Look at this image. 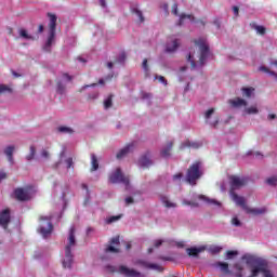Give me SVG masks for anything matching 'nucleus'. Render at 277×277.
I'll return each mask as SVG.
<instances>
[{"label":"nucleus","instance_id":"nucleus-13","mask_svg":"<svg viewBox=\"0 0 277 277\" xmlns=\"http://www.w3.org/2000/svg\"><path fill=\"white\" fill-rule=\"evenodd\" d=\"M15 194V198L16 200H18L19 202H25L27 200H29V192L23 189V188H16L14 190Z\"/></svg>","mask_w":277,"mask_h":277},{"label":"nucleus","instance_id":"nucleus-36","mask_svg":"<svg viewBox=\"0 0 277 277\" xmlns=\"http://www.w3.org/2000/svg\"><path fill=\"white\" fill-rule=\"evenodd\" d=\"M113 100H114V95H109L105 101H104V107L106 109H109V107H111L113 105Z\"/></svg>","mask_w":277,"mask_h":277},{"label":"nucleus","instance_id":"nucleus-6","mask_svg":"<svg viewBox=\"0 0 277 277\" xmlns=\"http://www.w3.org/2000/svg\"><path fill=\"white\" fill-rule=\"evenodd\" d=\"M108 181L113 184L122 183V185H126V187H129L130 183L129 176H126L120 168H117L113 173L109 174Z\"/></svg>","mask_w":277,"mask_h":277},{"label":"nucleus","instance_id":"nucleus-30","mask_svg":"<svg viewBox=\"0 0 277 277\" xmlns=\"http://www.w3.org/2000/svg\"><path fill=\"white\" fill-rule=\"evenodd\" d=\"M75 233H76L75 226H71L68 234L69 243H75Z\"/></svg>","mask_w":277,"mask_h":277},{"label":"nucleus","instance_id":"nucleus-3","mask_svg":"<svg viewBox=\"0 0 277 277\" xmlns=\"http://www.w3.org/2000/svg\"><path fill=\"white\" fill-rule=\"evenodd\" d=\"M202 176V162L196 161L194 162L186 172V183L189 185H196V181H198Z\"/></svg>","mask_w":277,"mask_h":277},{"label":"nucleus","instance_id":"nucleus-35","mask_svg":"<svg viewBox=\"0 0 277 277\" xmlns=\"http://www.w3.org/2000/svg\"><path fill=\"white\" fill-rule=\"evenodd\" d=\"M253 29H255L256 34H259L260 36H265V26L253 25Z\"/></svg>","mask_w":277,"mask_h":277},{"label":"nucleus","instance_id":"nucleus-44","mask_svg":"<svg viewBox=\"0 0 277 277\" xmlns=\"http://www.w3.org/2000/svg\"><path fill=\"white\" fill-rule=\"evenodd\" d=\"M235 269H236V276L237 277H241L242 275H241V269H243V267L240 265V264H236L235 265Z\"/></svg>","mask_w":277,"mask_h":277},{"label":"nucleus","instance_id":"nucleus-21","mask_svg":"<svg viewBox=\"0 0 277 277\" xmlns=\"http://www.w3.org/2000/svg\"><path fill=\"white\" fill-rule=\"evenodd\" d=\"M98 170V158L96 155H91V172H96Z\"/></svg>","mask_w":277,"mask_h":277},{"label":"nucleus","instance_id":"nucleus-9","mask_svg":"<svg viewBox=\"0 0 277 277\" xmlns=\"http://www.w3.org/2000/svg\"><path fill=\"white\" fill-rule=\"evenodd\" d=\"M74 263L72 245L65 247V256L63 258L62 264L65 269H70Z\"/></svg>","mask_w":277,"mask_h":277},{"label":"nucleus","instance_id":"nucleus-39","mask_svg":"<svg viewBox=\"0 0 277 277\" xmlns=\"http://www.w3.org/2000/svg\"><path fill=\"white\" fill-rule=\"evenodd\" d=\"M62 79L65 81V83H70V81H72V76H70L68 72H63Z\"/></svg>","mask_w":277,"mask_h":277},{"label":"nucleus","instance_id":"nucleus-11","mask_svg":"<svg viewBox=\"0 0 277 277\" xmlns=\"http://www.w3.org/2000/svg\"><path fill=\"white\" fill-rule=\"evenodd\" d=\"M135 146H136V143L135 142H132L128 145H126L123 148H121L116 157L117 159H123V157H127V155H129V153H133V150H135Z\"/></svg>","mask_w":277,"mask_h":277},{"label":"nucleus","instance_id":"nucleus-47","mask_svg":"<svg viewBox=\"0 0 277 277\" xmlns=\"http://www.w3.org/2000/svg\"><path fill=\"white\" fill-rule=\"evenodd\" d=\"M187 60L190 63L192 68H196V61H194V56H192V54H188Z\"/></svg>","mask_w":277,"mask_h":277},{"label":"nucleus","instance_id":"nucleus-34","mask_svg":"<svg viewBox=\"0 0 277 277\" xmlns=\"http://www.w3.org/2000/svg\"><path fill=\"white\" fill-rule=\"evenodd\" d=\"M219 267L223 274H230V271H228V263L220 262Z\"/></svg>","mask_w":277,"mask_h":277},{"label":"nucleus","instance_id":"nucleus-49","mask_svg":"<svg viewBox=\"0 0 277 277\" xmlns=\"http://www.w3.org/2000/svg\"><path fill=\"white\" fill-rule=\"evenodd\" d=\"M237 251H227L226 252V259H233V256H237Z\"/></svg>","mask_w":277,"mask_h":277},{"label":"nucleus","instance_id":"nucleus-54","mask_svg":"<svg viewBox=\"0 0 277 277\" xmlns=\"http://www.w3.org/2000/svg\"><path fill=\"white\" fill-rule=\"evenodd\" d=\"M183 179V173H176L173 175V181H181Z\"/></svg>","mask_w":277,"mask_h":277},{"label":"nucleus","instance_id":"nucleus-12","mask_svg":"<svg viewBox=\"0 0 277 277\" xmlns=\"http://www.w3.org/2000/svg\"><path fill=\"white\" fill-rule=\"evenodd\" d=\"M274 68H277V61L271 63L269 67L261 66L259 70L260 72H264L265 75H268L269 77H275V79H277V74Z\"/></svg>","mask_w":277,"mask_h":277},{"label":"nucleus","instance_id":"nucleus-26","mask_svg":"<svg viewBox=\"0 0 277 277\" xmlns=\"http://www.w3.org/2000/svg\"><path fill=\"white\" fill-rule=\"evenodd\" d=\"M242 94L246 98H251L252 94H254V88H242Z\"/></svg>","mask_w":277,"mask_h":277},{"label":"nucleus","instance_id":"nucleus-4","mask_svg":"<svg viewBox=\"0 0 277 277\" xmlns=\"http://www.w3.org/2000/svg\"><path fill=\"white\" fill-rule=\"evenodd\" d=\"M205 250H208L210 254H220V252H222V247L217 245H212L208 249L207 246L190 247L186 249V254L188 256H198V254L205 252Z\"/></svg>","mask_w":277,"mask_h":277},{"label":"nucleus","instance_id":"nucleus-19","mask_svg":"<svg viewBox=\"0 0 277 277\" xmlns=\"http://www.w3.org/2000/svg\"><path fill=\"white\" fill-rule=\"evenodd\" d=\"M179 49V40H173L171 43H167V53H174Z\"/></svg>","mask_w":277,"mask_h":277},{"label":"nucleus","instance_id":"nucleus-46","mask_svg":"<svg viewBox=\"0 0 277 277\" xmlns=\"http://www.w3.org/2000/svg\"><path fill=\"white\" fill-rule=\"evenodd\" d=\"M142 66H143L145 74L148 75L149 69H148V60L147 58L143 60Z\"/></svg>","mask_w":277,"mask_h":277},{"label":"nucleus","instance_id":"nucleus-7","mask_svg":"<svg viewBox=\"0 0 277 277\" xmlns=\"http://www.w3.org/2000/svg\"><path fill=\"white\" fill-rule=\"evenodd\" d=\"M108 272H118L119 274H122V276H127V277H142V273L135 271V269H131L124 265L121 266H108L107 267Z\"/></svg>","mask_w":277,"mask_h":277},{"label":"nucleus","instance_id":"nucleus-33","mask_svg":"<svg viewBox=\"0 0 277 277\" xmlns=\"http://www.w3.org/2000/svg\"><path fill=\"white\" fill-rule=\"evenodd\" d=\"M266 185H269L271 187L277 186V176H271L266 179Z\"/></svg>","mask_w":277,"mask_h":277},{"label":"nucleus","instance_id":"nucleus-31","mask_svg":"<svg viewBox=\"0 0 277 277\" xmlns=\"http://www.w3.org/2000/svg\"><path fill=\"white\" fill-rule=\"evenodd\" d=\"M106 252H107V253H111V254H118V252H120V248L118 247V245H116V246H109V247L106 249Z\"/></svg>","mask_w":277,"mask_h":277},{"label":"nucleus","instance_id":"nucleus-37","mask_svg":"<svg viewBox=\"0 0 277 277\" xmlns=\"http://www.w3.org/2000/svg\"><path fill=\"white\" fill-rule=\"evenodd\" d=\"M36 157V147L30 146V153L28 156H26L27 161H31Z\"/></svg>","mask_w":277,"mask_h":277},{"label":"nucleus","instance_id":"nucleus-10","mask_svg":"<svg viewBox=\"0 0 277 277\" xmlns=\"http://www.w3.org/2000/svg\"><path fill=\"white\" fill-rule=\"evenodd\" d=\"M11 220L10 209H4L0 212V226H2L4 230H8Z\"/></svg>","mask_w":277,"mask_h":277},{"label":"nucleus","instance_id":"nucleus-22","mask_svg":"<svg viewBox=\"0 0 277 277\" xmlns=\"http://www.w3.org/2000/svg\"><path fill=\"white\" fill-rule=\"evenodd\" d=\"M198 200H203L205 202H208V205H216V207H220V202L215 199H209V197L205 195L197 196Z\"/></svg>","mask_w":277,"mask_h":277},{"label":"nucleus","instance_id":"nucleus-55","mask_svg":"<svg viewBox=\"0 0 277 277\" xmlns=\"http://www.w3.org/2000/svg\"><path fill=\"white\" fill-rule=\"evenodd\" d=\"M124 60H127V54L121 53L119 56V64H123Z\"/></svg>","mask_w":277,"mask_h":277},{"label":"nucleus","instance_id":"nucleus-57","mask_svg":"<svg viewBox=\"0 0 277 277\" xmlns=\"http://www.w3.org/2000/svg\"><path fill=\"white\" fill-rule=\"evenodd\" d=\"M96 98H98V93H93V94L89 95L90 101H94Z\"/></svg>","mask_w":277,"mask_h":277},{"label":"nucleus","instance_id":"nucleus-15","mask_svg":"<svg viewBox=\"0 0 277 277\" xmlns=\"http://www.w3.org/2000/svg\"><path fill=\"white\" fill-rule=\"evenodd\" d=\"M141 168H150L153 160H150V151L145 153L138 160Z\"/></svg>","mask_w":277,"mask_h":277},{"label":"nucleus","instance_id":"nucleus-18","mask_svg":"<svg viewBox=\"0 0 277 277\" xmlns=\"http://www.w3.org/2000/svg\"><path fill=\"white\" fill-rule=\"evenodd\" d=\"M4 155L8 157V160L10 161V163H14V146H8L4 149Z\"/></svg>","mask_w":277,"mask_h":277},{"label":"nucleus","instance_id":"nucleus-24","mask_svg":"<svg viewBox=\"0 0 277 277\" xmlns=\"http://www.w3.org/2000/svg\"><path fill=\"white\" fill-rule=\"evenodd\" d=\"M132 14H135L140 21V23H144V14L137 9V6H134L131 9Z\"/></svg>","mask_w":277,"mask_h":277},{"label":"nucleus","instance_id":"nucleus-48","mask_svg":"<svg viewBox=\"0 0 277 277\" xmlns=\"http://www.w3.org/2000/svg\"><path fill=\"white\" fill-rule=\"evenodd\" d=\"M172 14H174V16H179V4L174 3L172 5Z\"/></svg>","mask_w":277,"mask_h":277},{"label":"nucleus","instance_id":"nucleus-64","mask_svg":"<svg viewBox=\"0 0 277 277\" xmlns=\"http://www.w3.org/2000/svg\"><path fill=\"white\" fill-rule=\"evenodd\" d=\"M268 120H276V115L274 114L268 115Z\"/></svg>","mask_w":277,"mask_h":277},{"label":"nucleus","instance_id":"nucleus-53","mask_svg":"<svg viewBox=\"0 0 277 277\" xmlns=\"http://www.w3.org/2000/svg\"><path fill=\"white\" fill-rule=\"evenodd\" d=\"M5 179H8V173H5L4 171H0V183L1 181H5Z\"/></svg>","mask_w":277,"mask_h":277},{"label":"nucleus","instance_id":"nucleus-20","mask_svg":"<svg viewBox=\"0 0 277 277\" xmlns=\"http://www.w3.org/2000/svg\"><path fill=\"white\" fill-rule=\"evenodd\" d=\"M56 92L57 94H66V84L60 79H56Z\"/></svg>","mask_w":277,"mask_h":277},{"label":"nucleus","instance_id":"nucleus-14","mask_svg":"<svg viewBox=\"0 0 277 277\" xmlns=\"http://www.w3.org/2000/svg\"><path fill=\"white\" fill-rule=\"evenodd\" d=\"M228 104L234 109H241V107H248V102L246 100H243V98H240V97H236L234 100H229Z\"/></svg>","mask_w":277,"mask_h":277},{"label":"nucleus","instance_id":"nucleus-25","mask_svg":"<svg viewBox=\"0 0 277 277\" xmlns=\"http://www.w3.org/2000/svg\"><path fill=\"white\" fill-rule=\"evenodd\" d=\"M58 133H67L68 135H72L75 133V130L71 128H68L66 126H61L57 128Z\"/></svg>","mask_w":277,"mask_h":277},{"label":"nucleus","instance_id":"nucleus-5","mask_svg":"<svg viewBox=\"0 0 277 277\" xmlns=\"http://www.w3.org/2000/svg\"><path fill=\"white\" fill-rule=\"evenodd\" d=\"M51 220H53V216H40L39 217V228L38 234L41 235L44 239L47 237L51 236L53 233V223H51Z\"/></svg>","mask_w":277,"mask_h":277},{"label":"nucleus","instance_id":"nucleus-45","mask_svg":"<svg viewBox=\"0 0 277 277\" xmlns=\"http://www.w3.org/2000/svg\"><path fill=\"white\" fill-rule=\"evenodd\" d=\"M155 79H158L160 83H163V85H168V80H166V77L163 76H155Z\"/></svg>","mask_w":277,"mask_h":277},{"label":"nucleus","instance_id":"nucleus-50","mask_svg":"<svg viewBox=\"0 0 277 277\" xmlns=\"http://www.w3.org/2000/svg\"><path fill=\"white\" fill-rule=\"evenodd\" d=\"M109 243H120V236H115L110 239Z\"/></svg>","mask_w":277,"mask_h":277},{"label":"nucleus","instance_id":"nucleus-40","mask_svg":"<svg viewBox=\"0 0 277 277\" xmlns=\"http://www.w3.org/2000/svg\"><path fill=\"white\" fill-rule=\"evenodd\" d=\"M182 205H184V207H198V202L189 200H183Z\"/></svg>","mask_w":277,"mask_h":277},{"label":"nucleus","instance_id":"nucleus-17","mask_svg":"<svg viewBox=\"0 0 277 277\" xmlns=\"http://www.w3.org/2000/svg\"><path fill=\"white\" fill-rule=\"evenodd\" d=\"M172 146H174V142L169 141L160 151L161 157H163L164 159L170 157V153L172 151Z\"/></svg>","mask_w":277,"mask_h":277},{"label":"nucleus","instance_id":"nucleus-52","mask_svg":"<svg viewBox=\"0 0 277 277\" xmlns=\"http://www.w3.org/2000/svg\"><path fill=\"white\" fill-rule=\"evenodd\" d=\"M41 157H43V159H49V157H50L49 150L43 149V150L41 151Z\"/></svg>","mask_w":277,"mask_h":277},{"label":"nucleus","instance_id":"nucleus-58","mask_svg":"<svg viewBox=\"0 0 277 277\" xmlns=\"http://www.w3.org/2000/svg\"><path fill=\"white\" fill-rule=\"evenodd\" d=\"M134 200H133V197H127L126 198V203L127 205H133Z\"/></svg>","mask_w":277,"mask_h":277},{"label":"nucleus","instance_id":"nucleus-2","mask_svg":"<svg viewBox=\"0 0 277 277\" xmlns=\"http://www.w3.org/2000/svg\"><path fill=\"white\" fill-rule=\"evenodd\" d=\"M48 17L50 18V23H49L50 32H49V37L45 42V45L43 48V51L51 53V47L53 42H55V31L57 29V15L53 13H48Z\"/></svg>","mask_w":277,"mask_h":277},{"label":"nucleus","instance_id":"nucleus-59","mask_svg":"<svg viewBox=\"0 0 277 277\" xmlns=\"http://www.w3.org/2000/svg\"><path fill=\"white\" fill-rule=\"evenodd\" d=\"M66 163H67V168H72V158H68L66 160Z\"/></svg>","mask_w":277,"mask_h":277},{"label":"nucleus","instance_id":"nucleus-43","mask_svg":"<svg viewBox=\"0 0 277 277\" xmlns=\"http://www.w3.org/2000/svg\"><path fill=\"white\" fill-rule=\"evenodd\" d=\"M213 114H215V108H210L206 111L205 114V118L206 120H209V118H211V116H213Z\"/></svg>","mask_w":277,"mask_h":277},{"label":"nucleus","instance_id":"nucleus-29","mask_svg":"<svg viewBox=\"0 0 277 277\" xmlns=\"http://www.w3.org/2000/svg\"><path fill=\"white\" fill-rule=\"evenodd\" d=\"M185 18H188L189 21H194V15H187V14L180 15V21L177 23L179 27H181V25H183Z\"/></svg>","mask_w":277,"mask_h":277},{"label":"nucleus","instance_id":"nucleus-38","mask_svg":"<svg viewBox=\"0 0 277 277\" xmlns=\"http://www.w3.org/2000/svg\"><path fill=\"white\" fill-rule=\"evenodd\" d=\"M121 217L122 215L110 216L106 220V224H114V222H118V220H120Z\"/></svg>","mask_w":277,"mask_h":277},{"label":"nucleus","instance_id":"nucleus-27","mask_svg":"<svg viewBox=\"0 0 277 277\" xmlns=\"http://www.w3.org/2000/svg\"><path fill=\"white\" fill-rule=\"evenodd\" d=\"M162 205H164V207H167V209H174L176 208V203L168 200V197H162Z\"/></svg>","mask_w":277,"mask_h":277},{"label":"nucleus","instance_id":"nucleus-62","mask_svg":"<svg viewBox=\"0 0 277 277\" xmlns=\"http://www.w3.org/2000/svg\"><path fill=\"white\" fill-rule=\"evenodd\" d=\"M91 233H94V228L88 227L87 228V235H90Z\"/></svg>","mask_w":277,"mask_h":277},{"label":"nucleus","instance_id":"nucleus-51","mask_svg":"<svg viewBox=\"0 0 277 277\" xmlns=\"http://www.w3.org/2000/svg\"><path fill=\"white\" fill-rule=\"evenodd\" d=\"M232 224H233L234 226H241V221H239V219H237V217H234V219L232 220Z\"/></svg>","mask_w":277,"mask_h":277},{"label":"nucleus","instance_id":"nucleus-41","mask_svg":"<svg viewBox=\"0 0 277 277\" xmlns=\"http://www.w3.org/2000/svg\"><path fill=\"white\" fill-rule=\"evenodd\" d=\"M245 111L249 115H252V114H259V108H256L255 106H251L247 109H245Z\"/></svg>","mask_w":277,"mask_h":277},{"label":"nucleus","instance_id":"nucleus-56","mask_svg":"<svg viewBox=\"0 0 277 277\" xmlns=\"http://www.w3.org/2000/svg\"><path fill=\"white\" fill-rule=\"evenodd\" d=\"M96 83L87 84L80 89V92H83V90H87V88H95Z\"/></svg>","mask_w":277,"mask_h":277},{"label":"nucleus","instance_id":"nucleus-42","mask_svg":"<svg viewBox=\"0 0 277 277\" xmlns=\"http://www.w3.org/2000/svg\"><path fill=\"white\" fill-rule=\"evenodd\" d=\"M141 98H143V101H148V100L153 98V94L143 91V92H141Z\"/></svg>","mask_w":277,"mask_h":277},{"label":"nucleus","instance_id":"nucleus-28","mask_svg":"<svg viewBox=\"0 0 277 277\" xmlns=\"http://www.w3.org/2000/svg\"><path fill=\"white\" fill-rule=\"evenodd\" d=\"M184 146H187L188 148H200V146H202V143H198V142H189V141H186L184 143Z\"/></svg>","mask_w":277,"mask_h":277},{"label":"nucleus","instance_id":"nucleus-1","mask_svg":"<svg viewBox=\"0 0 277 277\" xmlns=\"http://www.w3.org/2000/svg\"><path fill=\"white\" fill-rule=\"evenodd\" d=\"M229 185H230V196L232 200L236 202L238 207H241L246 213H249L251 215H263L264 213H267L266 208H250L248 205H246V198L240 197L236 194L235 189H241V187H245V185H248V179L246 177H239L237 175L229 176Z\"/></svg>","mask_w":277,"mask_h":277},{"label":"nucleus","instance_id":"nucleus-23","mask_svg":"<svg viewBox=\"0 0 277 277\" xmlns=\"http://www.w3.org/2000/svg\"><path fill=\"white\" fill-rule=\"evenodd\" d=\"M18 34H19V37H21V38H24V40H38V37L36 38V37L29 35V34H28L25 29H23V28L19 29Z\"/></svg>","mask_w":277,"mask_h":277},{"label":"nucleus","instance_id":"nucleus-61","mask_svg":"<svg viewBox=\"0 0 277 277\" xmlns=\"http://www.w3.org/2000/svg\"><path fill=\"white\" fill-rule=\"evenodd\" d=\"M44 31V25L40 24L38 28V34H42Z\"/></svg>","mask_w":277,"mask_h":277},{"label":"nucleus","instance_id":"nucleus-63","mask_svg":"<svg viewBox=\"0 0 277 277\" xmlns=\"http://www.w3.org/2000/svg\"><path fill=\"white\" fill-rule=\"evenodd\" d=\"M100 3L102 8H107V2H105V0H100Z\"/></svg>","mask_w":277,"mask_h":277},{"label":"nucleus","instance_id":"nucleus-32","mask_svg":"<svg viewBox=\"0 0 277 277\" xmlns=\"http://www.w3.org/2000/svg\"><path fill=\"white\" fill-rule=\"evenodd\" d=\"M0 94H12V88L5 84H0Z\"/></svg>","mask_w":277,"mask_h":277},{"label":"nucleus","instance_id":"nucleus-8","mask_svg":"<svg viewBox=\"0 0 277 277\" xmlns=\"http://www.w3.org/2000/svg\"><path fill=\"white\" fill-rule=\"evenodd\" d=\"M195 44L200 49V65L205 66V62H207V57H209V45L207 44V40L200 38L198 40H195Z\"/></svg>","mask_w":277,"mask_h":277},{"label":"nucleus","instance_id":"nucleus-60","mask_svg":"<svg viewBox=\"0 0 277 277\" xmlns=\"http://www.w3.org/2000/svg\"><path fill=\"white\" fill-rule=\"evenodd\" d=\"M233 12H234L235 16H239V6H234Z\"/></svg>","mask_w":277,"mask_h":277},{"label":"nucleus","instance_id":"nucleus-16","mask_svg":"<svg viewBox=\"0 0 277 277\" xmlns=\"http://www.w3.org/2000/svg\"><path fill=\"white\" fill-rule=\"evenodd\" d=\"M141 265L145 267V269H153L154 272H163V266L146 261H142Z\"/></svg>","mask_w":277,"mask_h":277}]
</instances>
